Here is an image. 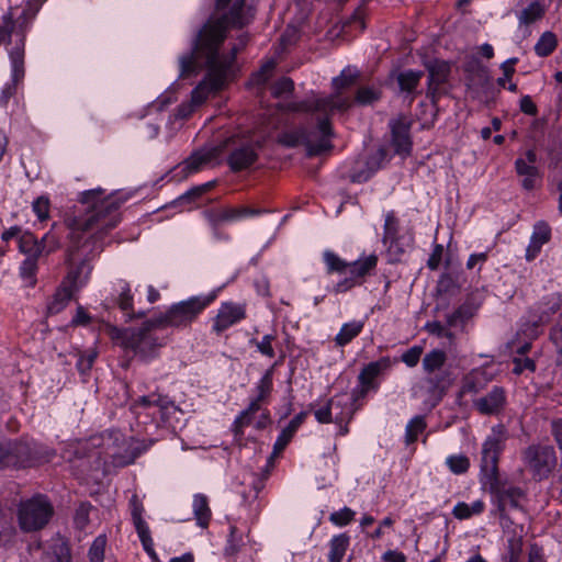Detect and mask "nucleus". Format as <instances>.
Masks as SVG:
<instances>
[{"mask_svg": "<svg viewBox=\"0 0 562 562\" xmlns=\"http://www.w3.org/2000/svg\"><path fill=\"white\" fill-rule=\"evenodd\" d=\"M216 7L226 12L221 18L210 19L199 32L193 52L180 58L181 76L194 72L200 60L204 61L207 69L205 78L191 92V101L196 106L228 82L237 54L236 47L227 54L220 53L228 27L241 29L252 19L250 9L245 7V0H216Z\"/></svg>", "mask_w": 562, "mask_h": 562, "instance_id": "1", "label": "nucleus"}, {"mask_svg": "<svg viewBox=\"0 0 562 562\" xmlns=\"http://www.w3.org/2000/svg\"><path fill=\"white\" fill-rule=\"evenodd\" d=\"M125 201L117 194L105 195L101 188L80 193L79 202L86 206L83 213L67 214L64 221L69 231V249L91 245L89 252L101 251L105 237L121 221L119 210Z\"/></svg>", "mask_w": 562, "mask_h": 562, "instance_id": "2", "label": "nucleus"}, {"mask_svg": "<svg viewBox=\"0 0 562 562\" xmlns=\"http://www.w3.org/2000/svg\"><path fill=\"white\" fill-rule=\"evenodd\" d=\"M507 440V431L504 425L499 424L492 428V434L485 439L482 446L481 471L486 477L492 491L497 498V510L504 528L512 524L508 517L509 509L521 508V501L526 494L520 487L510 486L499 488L498 484V461Z\"/></svg>", "mask_w": 562, "mask_h": 562, "instance_id": "3", "label": "nucleus"}, {"mask_svg": "<svg viewBox=\"0 0 562 562\" xmlns=\"http://www.w3.org/2000/svg\"><path fill=\"white\" fill-rule=\"evenodd\" d=\"M156 323H158L157 319L151 318L139 328H119L108 325L106 334L123 349L133 351L142 360H149L157 355L158 349L162 346V341L153 334L154 329L161 328Z\"/></svg>", "mask_w": 562, "mask_h": 562, "instance_id": "4", "label": "nucleus"}, {"mask_svg": "<svg viewBox=\"0 0 562 562\" xmlns=\"http://www.w3.org/2000/svg\"><path fill=\"white\" fill-rule=\"evenodd\" d=\"M358 72L351 68H346L340 76L333 79L334 93L325 98H312L301 102L290 104V109L296 112L318 113L330 119L335 110L346 111L351 102L348 97L342 95V91L356 85Z\"/></svg>", "mask_w": 562, "mask_h": 562, "instance_id": "5", "label": "nucleus"}, {"mask_svg": "<svg viewBox=\"0 0 562 562\" xmlns=\"http://www.w3.org/2000/svg\"><path fill=\"white\" fill-rule=\"evenodd\" d=\"M334 131L330 119L319 114L317 117V131H307L306 128H297L283 133L279 137V142L286 147H296L304 145L306 154L310 157L318 156L333 148L331 137Z\"/></svg>", "mask_w": 562, "mask_h": 562, "instance_id": "6", "label": "nucleus"}, {"mask_svg": "<svg viewBox=\"0 0 562 562\" xmlns=\"http://www.w3.org/2000/svg\"><path fill=\"white\" fill-rule=\"evenodd\" d=\"M217 291L207 295L192 296L170 306L168 311L155 317L160 327H187L216 299Z\"/></svg>", "mask_w": 562, "mask_h": 562, "instance_id": "7", "label": "nucleus"}, {"mask_svg": "<svg viewBox=\"0 0 562 562\" xmlns=\"http://www.w3.org/2000/svg\"><path fill=\"white\" fill-rule=\"evenodd\" d=\"M525 468L536 481L549 477L557 467L555 450L550 445L532 443L521 452Z\"/></svg>", "mask_w": 562, "mask_h": 562, "instance_id": "8", "label": "nucleus"}, {"mask_svg": "<svg viewBox=\"0 0 562 562\" xmlns=\"http://www.w3.org/2000/svg\"><path fill=\"white\" fill-rule=\"evenodd\" d=\"M355 408L352 398L347 394L335 395L327 403L315 409L314 415L319 424L335 423L339 427V435L348 434V424L352 419Z\"/></svg>", "mask_w": 562, "mask_h": 562, "instance_id": "9", "label": "nucleus"}, {"mask_svg": "<svg viewBox=\"0 0 562 562\" xmlns=\"http://www.w3.org/2000/svg\"><path fill=\"white\" fill-rule=\"evenodd\" d=\"M53 506L44 496H35L21 504L19 524L24 531L42 529L53 515Z\"/></svg>", "mask_w": 562, "mask_h": 562, "instance_id": "10", "label": "nucleus"}, {"mask_svg": "<svg viewBox=\"0 0 562 562\" xmlns=\"http://www.w3.org/2000/svg\"><path fill=\"white\" fill-rule=\"evenodd\" d=\"M114 439L111 434L93 435L88 439L79 440L75 448L77 458H95L100 460L102 456L113 457L112 452Z\"/></svg>", "mask_w": 562, "mask_h": 562, "instance_id": "11", "label": "nucleus"}, {"mask_svg": "<svg viewBox=\"0 0 562 562\" xmlns=\"http://www.w3.org/2000/svg\"><path fill=\"white\" fill-rule=\"evenodd\" d=\"M246 317V304L223 302L217 310L216 315L212 319V331L220 336L232 326L244 321Z\"/></svg>", "mask_w": 562, "mask_h": 562, "instance_id": "12", "label": "nucleus"}, {"mask_svg": "<svg viewBox=\"0 0 562 562\" xmlns=\"http://www.w3.org/2000/svg\"><path fill=\"white\" fill-rule=\"evenodd\" d=\"M0 464L5 468H30L36 465V460L27 443L14 442L0 448Z\"/></svg>", "mask_w": 562, "mask_h": 562, "instance_id": "13", "label": "nucleus"}, {"mask_svg": "<svg viewBox=\"0 0 562 562\" xmlns=\"http://www.w3.org/2000/svg\"><path fill=\"white\" fill-rule=\"evenodd\" d=\"M33 13L29 10H23L22 13L15 18L14 11L12 8L2 16L0 23V46L10 42L11 35L13 33H20L21 38L15 44L19 45L21 41L24 42V33L26 27L29 26L31 20L33 19Z\"/></svg>", "mask_w": 562, "mask_h": 562, "instance_id": "14", "label": "nucleus"}, {"mask_svg": "<svg viewBox=\"0 0 562 562\" xmlns=\"http://www.w3.org/2000/svg\"><path fill=\"white\" fill-rule=\"evenodd\" d=\"M235 138H228L226 139L222 145L220 146H213L210 148H203L195 153H193L186 161L183 162L184 170L189 173L200 171L201 169L205 167H211L217 165L218 158L224 149V147H227L229 144H234Z\"/></svg>", "mask_w": 562, "mask_h": 562, "instance_id": "15", "label": "nucleus"}, {"mask_svg": "<svg viewBox=\"0 0 562 562\" xmlns=\"http://www.w3.org/2000/svg\"><path fill=\"white\" fill-rule=\"evenodd\" d=\"M400 220L393 211L385 215L384 232L382 243L386 246V252L391 261H398L404 254V248L400 246Z\"/></svg>", "mask_w": 562, "mask_h": 562, "instance_id": "16", "label": "nucleus"}, {"mask_svg": "<svg viewBox=\"0 0 562 562\" xmlns=\"http://www.w3.org/2000/svg\"><path fill=\"white\" fill-rule=\"evenodd\" d=\"M392 146L397 155L406 157L412 151V138L409 134L411 123L401 115L390 122Z\"/></svg>", "mask_w": 562, "mask_h": 562, "instance_id": "17", "label": "nucleus"}, {"mask_svg": "<svg viewBox=\"0 0 562 562\" xmlns=\"http://www.w3.org/2000/svg\"><path fill=\"white\" fill-rule=\"evenodd\" d=\"M10 59L12 64V82L7 85L0 95V105H5L9 99L14 95L16 91V83L24 75V48L23 41L11 48Z\"/></svg>", "mask_w": 562, "mask_h": 562, "instance_id": "18", "label": "nucleus"}, {"mask_svg": "<svg viewBox=\"0 0 562 562\" xmlns=\"http://www.w3.org/2000/svg\"><path fill=\"white\" fill-rule=\"evenodd\" d=\"M260 212V210L250 209L247 206L224 207L207 212L206 217L213 229L216 231L223 223L233 222L246 216L258 215Z\"/></svg>", "mask_w": 562, "mask_h": 562, "instance_id": "19", "label": "nucleus"}, {"mask_svg": "<svg viewBox=\"0 0 562 562\" xmlns=\"http://www.w3.org/2000/svg\"><path fill=\"white\" fill-rule=\"evenodd\" d=\"M506 404V393L501 386H494L490 393L474 401L475 409L482 415L498 414Z\"/></svg>", "mask_w": 562, "mask_h": 562, "instance_id": "20", "label": "nucleus"}, {"mask_svg": "<svg viewBox=\"0 0 562 562\" xmlns=\"http://www.w3.org/2000/svg\"><path fill=\"white\" fill-rule=\"evenodd\" d=\"M257 159L258 154L254 145L247 143L232 149L227 158V164L234 172H237L250 167Z\"/></svg>", "mask_w": 562, "mask_h": 562, "instance_id": "21", "label": "nucleus"}, {"mask_svg": "<svg viewBox=\"0 0 562 562\" xmlns=\"http://www.w3.org/2000/svg\"><path fill=\"white\" fill-rule=\"evenodd\" d=\"M544 14L546 5L539 0L532 1L517 13L518 29L522 32L524 37L530 36V25L542 20Z\"/></svg>", "mask_w": 562, "mask_h": 562, "instance_id": "22", "label": "nucleus"}, {"mask_svg": "<svg viewBox=\"0 0 562 562\" xmlns=\"http://www.w3.org/2000/svg\"><path fill=\"white\" fill-rule=\"evenodd\" d=\"M426 375L428 392L434 398L440 401L452 384L453 379L451 372L443 369L437 372L426 373Z\"/></svg>", "mask_w": 562, "mask_h": 562, "instance_id": "23", "label": "nucleus"}, {"mask_svg": "<svg viewBox=\"0 0 562 562\" xmlns=\"http://www.w3.org/2000/svg\"><path fill=\"white\" fill-rule=\"evenodd\" d=\"M429 72L428 94L435 97L438 87L445 83L450 75V65L445 60H434L427 65Z\"/></svg>", "mask_w": 562, "mask_h": 562, "instance_id": "24", "label": "nucleus"}, {"mask_svg": "<svg viewBox=\"0 0 562 562\" xmlns=\"http://www.w3.org/2000/svg\"><path fill=\"white\" fill-rule=\"evenodd\" d=\"M92 267L86 260H82L79 265L74 266L68 271L63 285H66L77 293L88 281Z\"/></svg>", "mask_w": 562, "mask_h": 562, "instance_id": "25", "label": "nucleus"}, {"mask_svg": "<svg viewBox=\"0 0 562 562\" xmlns=\"http://www.w3.org/2000/svg\"><path fill=\"white\" fill-rule=\"evenodd\" d=\"M515 169L517 175L522 177L521 187L525 190L531 191L539 187L541 175L536 166L527 165L524 158H518L515 161Z\"/></svg>", "mask_w": 562, "mask_h": 562, "instance_id": "26", "label": "nucleus"}, {"mask_svg": "<svg viewBox=\"0 0 562 562\" xmlns=\"http://www.w3.org/2000/svg\"><path fill=\"white\" fill-rule=\"evenodd\" d=\"M376 265L378 256L375 254H371L353 262H349L348 270L350 276L355 277V280L361 284L364 277L370 274L376 268Z\"/></svg>", "mask_w": 562, "mask_h": 562, "instance_id": "27", "label": "nucleus"}, {"mask_svg": "<svg viewBox=\"0 0 562 562\" xmlns=\"http://www.w3.org/2000/svg\"><path fill=\"white\" fill-rule=\"evenodd\" d=\"M160 419L169 427L176 428L181 424L183 412L168 397L162 396L158 407Z\"/></svg>", "mask_w": 562, "mask_h": 562, "instance_id": "28", "label": "nucleus"}, {"mask_svg": "<svg viewBox=\"0 0 562 562\" xmlns=\"http://www.w3.org/2000/svg\"><path fill=\"white\" fill-rule=\"evenodd\" d=\"M387 151L384 147H379L375 151H373L368 158H367V172H359L351 176V180L353 182H361L368 180L372 173H374L376 170H379L383 164L386 161Z\"/></svg>", "mask_w": 562, "mask_h": 562, "instance_id": "29", "label": "nucleus"}, {"mask_svg": "<svg viewBox=\"0 0 562 562\" xmlns=\"http://www.w3.org/2000/svg\"><path fill=\"white\" fill-rule=\"evenodd\" d=\"M477 306L472 303L465 302L461 304L451 314L446 316L448 327H461L463 330L467 323L475 315Z\"/></svg>", "mask_w": 562, "mask_h": 562, "instance_id": "30", "label": "nucleus"}, {"mask_svg": "<svg viewBox=\"0 0 562 562\" xmlns=\"http://www.w3.org/2000/svg\"><path fill=\"white\" fill-rule=\"evenodd\" d=\"M75 294L76 293L72 292L70 288L60 284L47 304V313L50 315L60 313L69 304Z\"/></svg>", "mask_w": 562, "mask_h": 562, "instance_id": "31", "label": "nucleus"}, {"mask_svg": "<svg viewBox=\"0 0 562 562\" xmlns=\"http://www.w3.org/2000/svg\"><path fill=\"white\" fill-rule=\"evenodd\" d=\"M192 507L196 524L202 528H207L212 518L207 497L203 494H195Z\"/></svg>", "mask_w": 562, "mask_h": 562, "instance_id": "32", "label": "nucleus"}, {"mask_svg": "<svg viewBox=\"0 0 562 562\" xmlns=\"http://www.w3.org/2000/svg\"><path fill=\"white\" fill-rule=\"evenodd\" d=\"M363 321H351L341 326L339 333L335 337V344L338 347H344L352 341L363 330Z\"/></svg>", "mask_w": 562, "mask_h": 562, "instance_id": "33", "label": "nucleus"}, {"mask_svg": "<svg viewBox=\"0 0 562 562\" xmlns=\"http://www.w3.org/2000/svg\"><path fill=\"white\" fill-rule=\"evenodd\" d=\"M485 387L483 373L471 371L463 376L460 387V395L476 394Z\"/></svg>", "mask_w": 562, "mask_h": 562, "instance_id": "34", "label": "nucleus"}, {"mask_svg": "<svg viewBox=\"0 0 562 562\" xmlns=\"http://www.w3.org/2000/svg\"><path fill=\"white\" fill-rule=\"evenodd\" d=\"M447 353L441 349H432L423 358V369L425 373H432L445 369Z\"/></svg>", "mask_w": 562, "mask_h": 562, "instance_id": "35", "label": "nucleus"}, {"mask_svg": "<svg viewBox=\"0 0 562 562\" xmlns=\"http://www.w3.org/2000/svg\"><path fill=\"white\" fill-rule=\"evenodd\" d=\"M260 407L256 403H249L248 407L243 411L233 424V430L236 437L244 435V428L254 424L255 415L260 412Z\"/></svg>", "mask_w": 562, "mask_h": 562, "instance_id": "36", "label": "nucleus"}, {"mask_svg": "<svg viewBox=\"0 0 562 562\" xmlns=\"http://www.w3.org/2000/svg\"><path fill=\"white\" fill-rule=\"evenodd\" d=\"M349 543L350 538L347 533L335 536L329 543L328 562H341Z\"/></svg>", "mask_w": 562, "mask_h": 562, "instance_id": "37", "label": "nucleus"}, {"mask_svg": "<svg viewBox=\"0 0 562 562\" xmlns=\"http://www.w3.org/2000/svg\"><path fill=\"white\" fill-rule=\"evenodd\" d=\"M381 371V364L380 362H370L368 366H366L359 376L358 380L361 384V389L358 391L360 397H363L367 395L370 386L372 385L374 379L379 375Z\"/></svg>", "mask_w": 562, "mask_h": 562, "instance_id": "38", "label": "nucleus"}, {"mask_svg": "<svg viewBox=\"0 0 562 562\" xmlns=\"http://www.w3.org/2000/svg\"><path fill=\"white\" fill-rule=\"evenodd\" d=\"M293 438V435L283 429L279 437L277 438V441L273 445V451L270 454L267 465L263 472L265 479H267L270 474V471L274 467V460L282 453V451L285 449V447L289 445L291 439Z\"/></svg>", "mask_w": 562, "mask_h": 562, "instance_id": "39", "label": "nucleus"}, {"mask_svg": "<svg viewBox=\"0 0 562 562\" xmlns=\"http://www.w3.org/2000/svg\"><path fill=\"white\" fill-rule=\"evenodd\" d=\"M272 370H267L256 386L257 395L250 403H256L261 408L262 403H267L273 387Z\"/></svg>", "mask_w": 562, "mask_h": 562, "instance_id": "40", "label": "nucleus"}, {"mask_svg": "<svg viewBox=\"0 0 562 562\" xmlns=\"http://www.w3.org/2000/svg\"><path fill=\"white\" fill-rule=\"evenodd\" d=\"M423 75V71L412 69L397 74L396 80L401 91L407 93L414 92V90L419 85Z\"/></svg>", "mask_w": 562, "mask_h": 562, "instance_id": "41", "label": "nucleus"}, {"mask_svg": "<svg viewBox=\"0 0 562 562\" xmlns=\"http://www.w3.org/2000/svg\"><path fill=\"white\" fill-rule=\"evenodd\" d=\"M557 46V35L551 31H547L541 34L540 38L536 43L535 53L539 57H548L555 50Z\"/></svg>", "mask_w": 562, "mask_h": 562, "instance_id": "42", "label": "nucleus"}, {"mask_svg": "<svg viewBox=\"0 0 562 562\" xmlns=\"http://www.w3.org/2000/svg\"><path fill=\"white\" fill-rule=\"evenodd\" d=\"M20 251L27 257L38 258L43 254L40 240L32 233H24L19 239Z\"/></svg>", "mask_w": 562, "mask_h": 562, "instance_id": "43", "label": "nucleus"}, {"mask_svg": "<svg viewBox=\"0 0 562 562\" xmlns=\"http://www.w3.org/2000/svg\"><path fill=\"white\" fill-rule=\"evenodd\" d=\"M484 507L485 505L482 501H475L471 505L460 502L454 506L452 515L460 520L469 519L473 515L481 514L484 510Z\"/></svg>", "mask_w": 562, "mask_h": 562, "instance_id": "44", "label": "nucleus"}, {"mask_svg": "<svg viewBox=\"0 0 562 562\" xmlns=\"http://www.w3.org/2000/svg\"><path fill=\"white\" fill-rule=\"evenodd\" d=\"M120 294L116 301L119 307L128 316L134 317L133 313V295L131 293L130 284L126 281H120Z\"/></svg>", "mask_w": 562, "mask_h": 562, "instance_id": "45", "label": "nucleus"}, {"mask_svg": "<svg viewBox=\"0 0 562 562\" xmlns=\"http://www.w3.org/2000/svg\"><path fill=\"white\" fill-rule=\"evenodd\" d=\"M449 470L457 475L464 474L470 469V459L465 454H452L446 460Z\"/></svg>", "mask_w": 562, "mask_h": 562, "instance_id": "46", "label": "nucleus"}, {"mask_svg": "<svg viewBox=\"0 0 562 562\" xmlns=\"http://www.w3.org/2000/svg\"><path fill=\"white\" fill-rule=\"evenodd\" d=\"M134 525H135L136 531L138 533V537L142 541V544H143L145 551L150 557H155L156 553L154 550V542L150 537V531H149L147 524L145 522V520H143V521L134 522Z\"/></svg>", "mask_w": 562, "mask_h": 562, "instance_id": "47", "label": "nucleus"}, {"mask_svg": "<svg viewBox=\"0 0 562 562\" xmlns=\"http://www.w3.org/2000/svg\"><path fill=\"white\" fill-rule=\"evenodd\" d=\"M426 423L424 417H414L406 427V442L413 443L417 440L418 436L425 430Z\"/></svg>", "mask_w": 562, "mask_h": 562, "instance_id": "48", "label": "nucleus"}, {"mask_svg": "<svg viewBox=\"0 0 562 562\" xmlns=\"http://www.w3.org/2000/svg\"><path fill=\"white\" fill-rule=\"evenodd\" d=\"M324 261L329 272L342 273L348 270L349 262L342 260L333 251L327 250L324 252Z\"/></svg>", "mask_w": 562, "mask_h": 562, "instance_id": "49", "label": "nucleus"}, {"mask_svg": "<svg viewBox=\"0 0 562 562\" xmlns=\"http://www.w3.org/2000/svg\"><path fill=\"white\" fill-rule=\"evenodd\" d=\"M522 535H514L508 539L507 558L508 562H520L522 553Z\"/></svg>", "mask_w": 562, "mask_h": 562, "instance_id": "50", "label": "nucleus"}, {"mask_svg": "<svg viewBox=\"0 0 562 562\" xmlns=\"http://www.w3.org/2000/svg\"><path fill=\"white\" fill-rule=\"evenodd\" d=\"M244 544L243 533L237 529L236 526L229 528L228 544L225 549L227 555L237 554Z\"/></svg>", "mask_w": 562, "mask_h": 562, "instance_id": "51", "label": "nucleus"}, {"mask_svg": "<svg viewBox=\"0 0 562 562\" xmlns=\"http://www.w3.org/2000/svg\"><path fill=\"white\" fill-rule=\"evenodd\" d=\"M21 276L30 285L36 282L35 274L37 271V258L27 257L21 266Z\"/></svg>", "mask_w": 562, "mask_h": 562, "instance_id": "52", "label": "nucleus"}, {"mask_svg": "<svg viewBox=\"0 0 562 562\" xmlns=\"http://www.w3.org/2000/svg\"><path fill=\"white\" fill-rule=\"evenodd\" d=\"M55 228H56V224H53L50 231L47 232L43 236V238L40 240L41 247H43V252L50 254L60 247L59 237L54 232Z\"/></svg>", "mask_w": 562, "mask_h": 562, "instance_id": "53", "label": "nucleus"}, {"mask_svg": "<svg viewBox=\"0 0 562 562\" xmlns=\"http://www.w3.org/2000/svg\"><path fill=\"white\" fill-rule=\"evenodd\" d=\"M274 69V61L266 63L257 72H255L249 83L254 86H263L271 77Z\"/></svg>", "mask_w": 562, "mask_h": 562, "instance_id": "54", "label": "nucleus"}, {"mask_svg": "<svg viewBox=\"0 0 562 562\" xmlns=\"http://www.w3.org/2000/svg\"><path fill=\"white\" fill-rule=\"evenodd\" d=\"M32 209L41 222L49 218L50 202L47 196H38L33 203Z\"/></svg>", "mask_w": 562, "mask_h": 562, "instance_id": "55", "label": "nucleus"}, {"mask_svg": "<svg viewBox=\"0 0 562 562\" xmlns=\"http://www.w3.org/2000/svg\"><path fill=\"white\" fill-rule=\"evenodd\" d=\"M355 515L356 513L351 508L344 507L337 512L331 513L329 520L336 526L344 527L355 519Z\"/></svg>", "mask_w": 562, "mask_h": 562, "instance_id": "56", "label": "nucleus"}, {"mask_svg": "<svg viewBox=\"0 0 562 562\" xmlns=\"http://www.w3.org/2000/svg\"><path fill=\"white\" fill-rule=\"evenodd\" d=\"M105 544L106 539L104 536H99L93 540L89 549V559L91 562H103Z\"/></svg>", "mask_w": 562, "mask_h": 562, "instance_id": "57", "label": "nucleus"}, {"mask_svg": "<svg viewBox=\"0 0 562 562\" xmlns=\"http://www.w3.org/2000/svg\"><path fill=\"white\" fill-rule=\"evenodd\" d=\"M550 238H551L550 226L543 221L536 223L533 226V232H532L530 239L544 245L550 240Z\"/></svg>", "mask_w": 562, "mask_h": 562, "instance_id": "58", "label": "nucleus"}, {"mask_svg": "<svg viewBox=\"0 0 562 562\" xmlns=\"http://www.w3.org/2000/svg\"><path fill=\"white\" fill-rule=\"evenodd\" d=\"M276 339L273 335H266L261 340L252 339L250 342L254 344L257 350L269 358H273L276 356L274 349L272 347V341Z\"/></svg>", "mask_w": 562, "mask_h": 562, "instance_id": "59", "label": "nucleus"}, {"mask_svg": "<svg viewBox=\"0 0 562 562\" xmlns=\"http://www.w3.org/2000/svg\"><path fill=\"white\" fill-rule=\"evenodd\" d=\"M294 90V82L288 77L279 79L272 87L271 93L274 98H280L284 94H290Z\"/></svg>", "mask_w": 562, "mask_h": 562, "instance_id": "60", "label": "nucleus"}, {"mask_svg": "<svg viewBox=\"0 0 562 562\" xmlns=\"http://www.w3.org/2000/svg\"><path fill=\"white\" fill-rule=\"evenodd\" d=\"M422 346H413L401 356V360L409 368H414L418 364L420 357L423 355Z\"/></svg>", "mask_w": 562, "mask_h": 562, "instance_id": "61", "label": "nucleus"}, {"mask_svg": "<svg viewBox=\"0 0 562 562\" xmlns=\"http://www.w3.org/2000/svg\"><path fill=\"white\" fill-rule=\"evenodd\" d=\"M380 92L368 87L360 88L356 94L359 104H370L380 99Z\"/></svg>", "mask_w": 562, "mask_h": 562, "instance_id": "62", "label": "nucleus"}, {"mask_svg": "<svg viewBox=\"0 0 562 562\" xmlns=\"http://www.w3.org/2000/svg\"><path fill=\"white\" fill-rule=\"evenodd\" d=\"M513 372L517 375L521 374L525 370L533 372L536 370V363L530 358H514Z\"/></svg>", "mask_w": 562, "mask_h": 562, "instance_id": "63", "label": "nucleus"}, {"mask_svg": "<svg viewBox=\"0 0 562 562\" xmlns=\"http://www.w3.org/2000/svg\"><path fill=\"white\" fill-rule=\"evenodd\" d=\"M550 338L557 349V363L562 367V327H553L550 331Z\"/></svg>", "mask_w": 562, "mask_h": 562, "instance_id": "64", "label": "nucleus"}]
</instances>
